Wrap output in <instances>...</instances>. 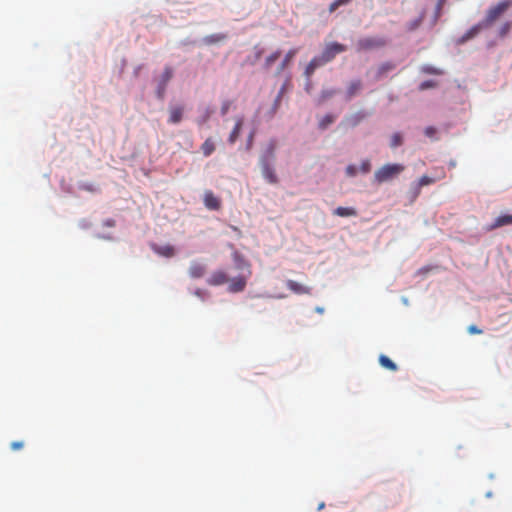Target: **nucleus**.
<instances>
[{
    "mask_svg": "<svg viewBox=\"0 0 512 512\" xmlns=\"http://www.w3.org/2000/svg\"><path fill=\"white\" fill-rule=\"evenodd\" d=\"M506 225H512V215L504 214V215L498 216L494 220V222L487 227V230L492 231V230H495L497 228H500V227H503Z\"/></svg>",
    "mask_w": 512,
    "mask_h": 512,
    "instance_id": "obj_13",
    "label": "nucleus"
},
{
    "mask_svg": "<svg viewBox=\"0 0 512 512\" xmlns=\"http://www.w3.org/2000/svg\"><path fill=\"white\" fill-rule=\"evenodd\" d=\"M366 116L367 114L365 112L358 111L356 113L347 115L344 118L343 123L350 128H354L358 126L366 118Z\"/></svg>",
    "mask_w": 512,
    "mask_h": 512,
    "instance_id": "obj_11",
    "label": "nucleus"
},
{
    "mask_svg": "<svg viewBox=\"0 0 512 512\" xmlns=\"http://www.w3.org/2000/svg\"><path fill=\"white\" fill-rule=\"evenodd\" d=\"M274 158V148L271 146L268 150V156H263L260 159L261 171L264 179L270 184H277L278 177L275 173L273 166L270 163V160Z\"/></svg>",
    "mask_w": 512,
    "mask_h": 512,
    "instance_id": "obj_3",
    "label": "nucleus"
},
{
    "mask_svg": "<svg viewBox=\"0 0 512 512\" xmlns=\"http://www.w3.org/2000/svg\"><path fill=\"white\" fill-rule=\"evenodd\" d=\"M316 311H317L318 313H323V312H324V308H322V307H317V308H316Z\"/></svg>",
    "mask_w": 512,
    "mask_h": 512,
    "instance_id": "obj_50",
    "label": "nucleus"
},
{
    "mask_svg": "<svg viewBox=\"0 0 512 512\" xmlns=\"http://www.w3.org/2000/svg\"><path fill=\"white\" fill-rule=\"evenodd\" d=\"M346 46L337 42L329 43L325 46L323 52L319 56L322 61L326 64L332 61L335 56L339 53L346 51Z\"/></svg>",
    "mask_w": 512,
    "mask_h": 512,
    "instance_id": "obj_5",
    "label": "nucleus"
},
{
    "mask_svg": "<svg viewBox=\"0 0 512 512\" xmlns=\"http://www.w3.org/2000/svg\"><path fill=\"white\" fill-rule=\"evenodd\" d=\"M436 86V83L433 80H427L420 84V90H426L428 88H433Z\"/></svg>",
    "mask_w": 512,
    "mask_h": 512,
    "instance_id": "obj_40",
    "label": "nucleus"
},
{
    "mask_svg": "<svg viewBox=\"0 0 512 512\" xmlns=\"http://www.w3.org/2000/svg\"><path fill=\"white\" fill-rule=\"evenodd\" d=\"M424 18H425V11H422L417 19H415V20H413V21L408 23L407 29L409 31L416 30L421 25V23L423 22Z\"/></svg>",
    "mask_w": 512,
    "mask_h": 512,
    "instance_id": "obj_29",
    "label": "nucleus"
},
{
    "mask_svg": "<svg viewBox=\"0 0 512 512\" xmlns=\"http://www.w3.org/2000/svg\"><path fill=\"white\" fill-rule=\"evenodd\" d=\"M324 507H325V503H324V502H321V503L318 505V510H322Z\"/></svg>",
    "mask_w": 512,
    "mask_h": 512,
    "instance_id": "obj_48",
    "label": "nucleus"
},
{
    "mask_svg": "<svg viewBox=\"0 0 512 512\" xmlns=\"http://www.w3.org/2000/svg\"><path fill=\"white\" fill-rule=\"evenodd\" d=\"M430 270H431V268H430V267H423V268H421V269L419 270V273H423V274H425V273H428Z\"/></svg>",
    "mask_w": 512,
    "mask_h": 512,
    "instance_id": "obj_46",
    "label": "nucleus"
},
{
    "mask_svg": "<svg viewBox=\"0 0 512 512\" xmlns=\"http://www.w3.org/2000/svg\"><path fill=\"white\" fill-rule=\"evenodd\" d=\"M336 92L337 91L335 89L322 90L320 93L319 99H318V104L319 105L323 104L325 101L332 98L336 94Z\"/></svg>",
    "mask_w": 512,
    "mask_h": 512,
    "instance_id": "obj_28",
    "label": "nucleus"
},
{
    "mask_svg": "<svg viewBox=\"0 0 512 512\" xmlns=\"http://www.w3.org/2000/svg\"><path fill=\"white\" fill-rule=\"evenodd\" d=\"M371 170V163L368 159L366 160H363L362 163H361V166H360V171L363 173V174H367L369 173Z\"/></svg>",
    "mask_w": 512,
    "mask_h": 512,
    "instance_id": "obj_38",
    "label": "nucleus"
},
{
    "mask_svg": "<svg viewBox=\"0 0 512 512\" xmlns=\"http://www.w3.org/2000/svg\"><path fill=\"white\" fill-rule=\"evenodd\" d=\"M468 332L470 334H481L482 333V330L479 329L477 326L475 325H471L468 327Z\"/></svg>",
    "mask_w": 512,
    "mask_h": 512,
    "instance_id": "obj_43",
    "label": "nucleus"
},
{
    "mask_svg": "<svg viewBox=\"0 0 512 512\" xmlns=\"http://www.w3.org/2000/svg\"><path fill=\"white\" fill-rule=\"evenodd\" d=\"M335 121V117L331 114H326L319 121V128L325 130L330 124Z\"/></svg>",
    "mask_w": 512,
    "mask_h": 512,
    "instance_id": "obj_30",
    "label": "nucleus"
},
{
    "mask_svg": "<svg viewBox=\"0 0 512 512\" xmlns=\"http://www.w3.org/2000/svg\"><path fill=\"white\" fill-rule=\"evenodd\" d=\"M400 145H402V136L400 133H394L391 137L390 146L396 148Z\"/></svg>",
    "mask_w": 512,
    "mask_h": 512,
    "instance_id": "obj_36",
    "label": "nucleus"
},
{
    "mask_svg": "<svg viewBox=\"0 0 512 512\" xmlns=\"http://www.w3.org/2000/svg\"><path fill=\"white\" fill-rule=\"evenodd\" d=\"M362 89L361 80H353L349 83L346 90V100H351L355 95H357Z\"/></svg>",
    "mask_w": 512,
    "mask_h": 512,
    "instance_id": "obj_17",
    "label": "nucleus"
},
{
    "mask_svg": "<svg viewBox=\"0 0 512 512\" xmlns=\"http://www.w3.org/2000/svg\"><path fill=\"white\" fill-rule=\"evenodd\" d=\"M446 1L447 0H438L437 1L433 24H435L438 21V19L440 18L441 14H442L443 6L445 5Z\"/></svg>",
    "mask_w": 512,
    "mask_h": 512,
    "instance_id": "obj_33",
    "label": "nucleus"
},
{
    "mask_svg": "<svg viewBox=\"0 0 512 512\" xmlns=\"http://www.w3.org/2000/svg\"><path fill=\"white\" fill-rule=\"evenodd\" d=\"M201 151L206 157L210 156L215 151V144L211 137L207 138L201 145Z\"/></svg>",
    "mask_w": 512,
    "mask_h": 512,
    "instance_id": "obj_25",
    "label": "nucleus"
},
{
    "mask_svg": "<svg viewBox=\"0 0 512 512\" xmlns=\"http://www.w3.org/2000/svg\"><path fill=\"white\" fill-rule=\"evenodd\" d=\"M210 117V112L208 111L206 116L203 118V122L207 121Z\"/></svg>",
    "mask_w": 512,
    "mask_h": 512,
    "instance_id": "obj_49",
    "label": "nucleus"
},
{
    "mask_svg": "<svg viewBox=\"0 0 512 512\" xmlns=\"http://www.w3.org/2000/svg\"><path fill=\"white\" fill-rule=\"evenodd\" d=\"M404 170L405 166L403 164H385L375 171L374 179L377 183H384L396 178Z\"/></svg>",
    "mask_w": 512,
    "mask_h": 512,
    "instance_id": "obj_1",
    "label": "nucleus"
},
{
    "mask_svg": "<svg viewBox=\"0 0 512 512\" xmlns=\"http://www.w3.org/2000/svg\"><path fill=\"white\" fill-rule=\"evenodd\" d=\"M204 205L209 210H219L221 207V200L212 191L206 190L204 192Z\"/></svg>",
    "mask_w": 512,
    "mask_h": 512,
    "instance_id": "obj_8",
    "label": "nucleus"
},
{
    "mask_svg": "<svg viewBox=\"0 0 512 512\" xmlns=\"http://www.w3.org/2000/svg\"><path fill=\"white\" fill-rule=\"evenodd\" d=\"M512 5L511 0H504L490 7L487 10L485 18L482 20L485 27H490L493 23L499 19Z\"/></svg>",
    "mask_w": 512,
    "mask_h": 512,
    "instance_id": "obj_2",
    "label": "nucleus"
},
{
    "mask_svg": "<svg viewBox=\"0 0 512 512\" xmlns=\"http://www.w3.org/2000/svg\"><path fill=\"white\" fill-rule=\"evenodd\" d=\"M228 275L222 270L214 271L206 280L210 286H219L228 282Z\"/></svg>",
    "mask_w": 512,
    "mask_h": 512,
    "instance_id": "obj_9",
    "label": "nucleus"
},
{
    "mask_svg": "<svg viewBox=\"0 0 512 512\" xmlns=\"http://www.w3.org/2000/svg\"><path fill=\"white\" fill-rule=\"evenodd\" d=\"M115 224H116V223H115V220H114V219H112V218L106 219V220H104V222H103V226H105V227H114V226H115Z\"/></svg>",
    "mask_w": 512,
    "mask_h": 512,
    "instance_id": "obj_44",
    "label": "nucleus"
},
{
    "mask_svg": "<svg viewBox=\"0 0 512 512\" xmlns=\"http://www.w3.org/2000/svg\"><path fill=\"white\" fill-rule=\"evenodd\" d=\"M233 260L236 264L237 269H239V270L246 269L248 275H251L250 264L245 260V258L240 253L234 252Z\"/></svg>",
    "mask_w": 512,
    "mask_h": 512,
    "instance_id": "obj_20",
    "label": "nucleus"
},
{
    "mask_svg": "<svg viewBox=\"0 0 512 512\" xmlns=\"http://www.w3.org/2000/svg\"><path fill=\"white\" fill-rule=\"evenodd\" d=\"M250 275H239L229 281L228 290L232 293H238L245 289L247 285V279Z\"/></svg>",
    "mask_w": 512,
    "mask_h": 512,
    "instance_id": "obj_7",
    "label": "nucleus"
},
{
    "mask_svg": "<svg viewBox=\"0 0 512 512\" xmlns=\"http://www.w3.org/2000/svg\"><path fill=\"white\" fill-rule=\"evenodd\" d=\"M511 27H512L511 22L503 23L501 25V27L499 28V32H498L499 37H501V38L505 37L510 32Z\"/></svg>",
    "mask_w": 512,
    "mask_h": 512,
    "instance_id": "obj_35",
    "label": "nucleus"
},
{
    "mask_svg": "<svg viewBox=\"0 0 512 512\" xmlns=\"http://www.w3.org/2000/svg\"><path fill=\"white\" fill-rule=\"evenodd\" d=\"M281 55V52L279 50L273 52L272 54H270L266 59H265V63H264V66L266 69H269L276 60H278V58L280 57Z\"/></svg>",
    "mask_w": 512,
    "mask_h": 512,
    "instance_id": "obj_32",
    "label": "nucleus"
},
{
    "mask_svg": "<svg viewBox=\"0 0 512 512\" xmlns=\"http://www.w3.org/2000/svg\"><path fill=\"white\" fill-rule=\"evenodd\" d=\"M325 65V63L322 61V59L319 56H316L311 59V61L307 64L304 75L309 80L310 77L313 75L315 70L321 66Z\"/></svg>",
    "mask_w": 512,
    "mask_h": 512,
    "instance_id": "obj_14",
    "label": "nucleus"
},
{
    "mask_svg": "<svg viewBox=\"0 0 512 512\" xmlns=\"http://www.w3.org/2000/svg\"><path fill=\"white\" fill-rule=\"evenodd\" d=\"M286 287L293 293L302 295V294H311V288L303 285L301 283H298L294 280H287L286 281Z\"/></svg>",
    "mask_w": 512,
    "mask_h": 512,
    "instance_id": "obj_12",
    "label": "nucleus"
},
{
    "mask_svg": "<svg viewBox=\"0 0 512 512\" xmlns=\"http://www.w3.org/2000/svg\"><path fill=\"white\" fill-rule=\"evenodd\" d=\"M334 215H337L339 217H351L356 216L357 211L355 208L352 207H337L334 212Z\"/></svg>",
    "mask_w": 512,
    "mask_h": 512,
    "instance_id": "obj_22",
    "label": "nucleus"
},
{
    "mask_svg": "<svg viewBox=\"0 0 512 512\" xmlns=\"http://www.w3.org/2000/svg\"><path fill=\"white\" fill-rule=\"evenodd\" d=\"M379 363L381 364V366H383L384 368H386L388 370H391V371L397 370L396 364L389 357H387L385 355H380Z\"/></svg>",
    "mask_w": 512,
    "mask_h": 512,
    "instance_id": "obj_27",
    "label": "nucleus"
},
{
    "mask_svg": "<svg viewBox=\"0 0 512 512\" xmlns=\"http://www.w3.org/2000/svg\"><path fill=\"white\" fill-rule=\"evenodd\" d=\"M345 172L348 177H355L357 175V167L353 164L348 165Z\"/></svg>",
    "mask_w": 512,
    "mask_h": 512,
    "instance_id": "obj_39",
    "label": "nucleus"
},
{
    "mask_svg": "<svg viewBox=\"0 0 512 512\" xmlns=\"http://www.w3.org/2000/svg\"><path fill=\"white\" fill-rule=\"evenodd\" d=\"M305 89H306V91L308 93H310V91H311V82L310 81H308V83L306 84V88Z\"/></svg>",
    "mask_w": 512,
    "mask_h": 512,
    "instance_id": "obj_47",
    "label": "nucleus"
},
{
    "mask_svg": "<svg viewBox=\"0 0 512 512\" xmlns=\"http://www.w3.org/2000/svg\"><path fill=\"white\" fill-rule=\"evenodd\" d=\"M483 28H486L484 26V22L481 21L479 22L478 24L472 26L463 36H462V39H461V42H465V41H468L470 39H472L473 37H475L476 35L479 34V32L483 29Z\"/></svg>",
    "mask_w": 512,
    "mask_h": 512,
    "instance_id": "obj_19",
    "label": "nucleus"
},
{
    "mask_svg": "<svg viewBox=\"0 0 512 512\" xmlns=\"http://www.w3.org/2000/svg\"><path fill=\"white\" fill-rule=\"evenodd\" d=\"M421 71L428 75H442L443 71L437 67L431 65H423Z\"/></svg>",
    "mask_w": 512,
    "mask_h": 512,
    "instance_id": "obj_31",
    "label": "nucleus"
},
{
    "mask_svg": "<svg viewBox=\"0 0 512 512\" xmlns=\"http://www.w3.org/2000/svg\"><path fill=\"white\" fill-rule=\"evenodd\" d=\"M352 0H334L329 6V12H335L340 6L347 5Z\"/></svg>",
    "mask_w": 512,
    "mask_h": 512,
    "instance_id": "obj_34",
    "label": "nucleus"
},
{
    "mask_svg": "<svg viewBox=\"0 0 512 512\" xmlns=\"http://www.w3.org/2000/svg\"><path fill=\"white\" fill-rule=\"evenodd\" d=\"M243 124H244L243 117H237L234 128L232 129V131L228 137V142L230 144H234L238 140L241 130H242V127H243Z\"/></svg>",
    "mask_w": 512,
    "mask_h": 512,
    "instance_id": "obj_15",
    "label": "nucleus"
},
{
    "mask_svg": "<svg viewBox=\"0 0 512 512\" xmlns=\"http://www.w3.org/2000/svg\"><path fill=\"white\" fill-rule=\"evenodd\" d=\"M396 68V65L393 62H385L382 63L376 71L375 74V80H381L383 77H385L389 72L393 71Z\"/></svg>",
    "mask_w": 512,
    "mask_h": 512,
    "instance_id": "obj_16",
    "label": "nucleus"
},
{
    "mask_svg": "<svg viewBox=\"0 0 512 512\" xmlns=\"http://www.w3.org/2000/svg\"><path fill=\"white\" fill-rule=\"evenodd\" d=\"M153 250L155 253L164 257H172L175 253L174 248L171 245L154 246Z\"/></svg>",
    "mask_w": 512,
    "mask_h": 512,
    "instance_id": "obj_24",
    "label": "nucleus"
},
{
    "mask_svg": "<svg viewBox=\"0 0 512 512\" xmlns=\"http://www.w3.org/2000/svg\"><path fill=\"white\" fill-rule=\"evenodd\" d=\"M226 39V35L222 33L208 35L204 38V42L208 45L222 42Z\"/></svg>",
    "mask_w": 512,
    "mask_h": 512,
    "instance_id": "obj_26",
    "label": "nucleus"
},
{
    "mask_svg": "<svg viewBox=\"0 0 512 512\" xmlns=\"http://www.w3.org/2000/svg\"><path fill=\"white\" fill-rule=\"evenodd\" d=\"M297 52H298L297 49H291L287 52V54L285 55L283 61L281 62L280 66L278 68V71H277L278 74H280L290 64V62L295 57Z\"/></svg>",
    "mask_w": 512,
    "mask_h": 512,
    "instance_id": "obj_23",
    "label": "nucleus"
},
{
    "mask_svg": "<svg viewBox=\"0 0 512 512\" xmlns=\"http://www.w3.org/2000/svg\"><path fill=\"white\" fill-rule=\"evenodd\" d=\"M253 138H254V133H253V132H251V133H250V135H249V137H248V148H250V147H251L252 142H253Z\"/></svg>",
    "mask_w": 512,
    "mask_h": 512,
    "instance_id": "obj_45",
    "label": "nucleus"
},
{
    "mask_svg": "<svg viewBox=\"0 0 512 512\" xmlns=\"http://www.w3.org/2000/svg\"><path fill=\"white\" fill-rule=\"evenodd\" d=\"M173 77V70L171 67H165L161 79L158 83L156 94L159 99H163L166 91L167 84Z\"/></svg>",
    "mask_w": 512,
    "mask_h": 512,
    "instance_id": "obj_6",
    "label": "nucleus"
},
{
    "mask_svg": "<svg viewBox=\"0 0 512 512\" xmlns=\"http://www.w3.org/2000/svg\"><path fill=\"white\" fill-rule=\"evenodd\" d=\"M207 271L204 263L199 261H192L188 270L189 276L193 279L202 278Z\"/></svg>",
    "mask_w": 512,
    "mask_h": 512,
    "instance_id": "obj_10",
    "label": "nucleus"
},
{
    "mask_svg": "<svg viewBox=\"0 0 512 512\" xmlns=\"http://www.w3.org/2000/svg\"><path fill=\"white\" fill-rule=\"evenodd\" d=\"M183 117V107L181 106H173L169 109V119L168 122L171 124H177L182 120Z\"/></svg>",
    "mask_w": 512,
    "mask_h": 512,
    "instance_id": "obj_18",
    "label": "nucleus"
},
{
    "mask_svg": "<svg viewBox=\"0 0 512 512\" xmlns=\"http://www.w3.org/2000/svg\"><path fill=\"white\" fill-rule=\"evenodd\" d=\"M10 447L14 451L20 450L24 447V442L23 441H14L10 444Z\"/></svg>",
    "mask_w": 512,
    "mask_h": 512,
    "instance_id": "obj_41",
    "label": "nucleus"
},
{
    "mask_svg": "<svg viewBox=\"0 0 512 512\" xmlns=\"http://www.w3.org/2000/svg\"><path fill=\"white\" fill-rule=\"evenodd\" d=\"M434 182H435V179H433L427 175L422 176L414 188V198H416L420 194V190L423 186L430 185Z\"/></svg>",
    "mask_w": 512,
    "mask_h": 512,
    "instance_id": "obj_21",
    "label": "nucleus"
},
{
    "mask_svg": "<svg viewBox=\"0 0 512 512\" xmlns=\"http://www.w3.org/2000/svg\"><path fill=\"white\" fill-rule=\"evenodd\" d=\"M436 134V128L429 126L425 129V135L427 137H433Z\"/></svg>",
    "mask_w": 512,
    "mask_h": 512,
    "instance_id": "obj_42",
    "label": "nucleus"
},
{
    "mask_svg": "<svg viewBox=\"0 0 512 512\" xmlns=\"http://www.w3.org/2000/svg\"><path fill=\"white\" fill-rule=\"evenodd\" d=\"M232 105V102L230 100H225L221 104L220 113L222 116L226 115Z\"/></svg>",
    "mask_w": 512,
    "mask_h": 512,
    "instance_id": "obj_37",
    "label": "nucleus"
},
{
    "mask_svg": "<svg viewBox=\"0 0 512 512\" xmlns=\"http://www.w3.org/2000/svg\"><path fill=\"white\" fill-rule=\"evenodd\" d=\"M386 45V41L381 37H364L357 41L356 51L363 52L377 48H381Z\"/></svg>",
    "mask_w": 512,
    "mask_h": 512,
    "instance_id": "obj_4",
    "label": "nucleus"
}]
</instances>
